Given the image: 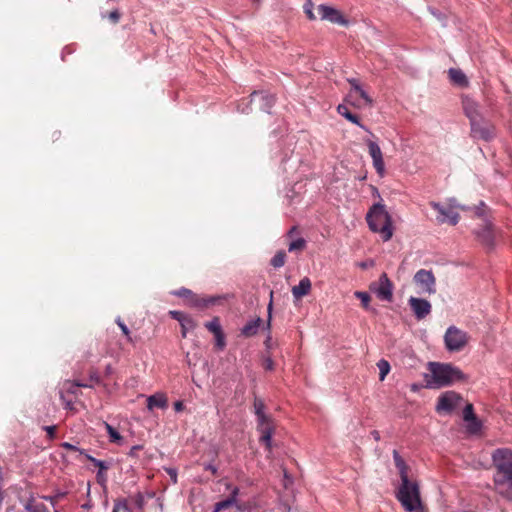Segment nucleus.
Segmentation results:
<instances>
[{"mask_svg": "<svg viewBox=\"0 0 512 512\" xmlns=\"http://www.w3.org/2000/svg\"><path fill=\"white\" fill-rule=\"evenodd\" d=\"M393 460L401 480L395 497L407 512H416L422 507L420 485L418 481L410 478V468L397 450H393Z\"/></svg>", "mask_w": 512, "mask_h": 512, "instance_id": "1", "label": "nucleus"}, {"mask_svg": "<svg viewBox=\"0 0 512 512\" xmlns=\"http://www.w3.org/2000/svg\"><path fill=\"white\" fill-rule=\"evenodd\" d=\"M491 461L496 492L504 499L512 501V449H495L491 453Z\"/></svg>", "mask_w": 512, "mask_h": 512, "instance_id": "2", "label": "nucleus"}, {"mask_svg": "<svg viewBox=\"0 0 512 512\" xmlns=\"http://www.w3.org/2000/svg\"><path fill=\"white\" fill-rule=\"evenodd\" d=\"M430 373L424 374V386L428 389L449 387L467 380L462 370L451 363L429 362Z\"/></svg>", "mask_w": 512, "mask_h": 512, "instance_id": "3", "label": "nucleus"}, {"mask_svg": "<svg viewBox=\"0 0 512 512\" xmlns=\"http://www.w3.org/2000/svg\"><path fill=\"white\" fill-rule=\"evenodd\" d=\"M366 221L369 229L374 233H379L383 241L386 242L392 238V217L385 209V205L373 204L366 215Z\"/></svg>", "mask_w": 512, "mask_h": 512, "instance_id": "4", "label": "nucleus"}, {"mask_svg": "<svg viewBox=\"0 0 512 512\" xmlns=\"http://www.w3.org/2000/svg\"><path fill=\"white\" fill-rule=\"evenodd\" d=\"M471 136L477 140L491 141L496 136L494 125L484 117L474 120L470 123Z\"/></svg>", "mask_w": 512, "mask_h": 512, "instance_id": "5", "label": "nucleus"}, {"mask_svg": "<svg viewBox=\"0 0 512 512\" xmlns=\"http://www.w3.org/2000/svg\"><path fill=\"white\" fill-rule=\"evenodd\" d=\"M448 351H460L467 344V334L455 326H450L444 335Z\"/></svg>", "mask_w": 512, "mask_h": 512, "instance_id": "6", "label": "nucleus"}, {"mask_svg": "<svg viewBox=\"0 0 512 512\" xmlns=\"http://www.w3.org/2000/svg\"><path fill=\"white\" fill-rule=\"evenodd\" d=\"M369 288L378 299L387 302L393 300V283L386 273H382L378 282L371 283Z\"/></svg>", "mask_w": 512, "mask_h": 512, "instance_id": "7", "label": "nucleus"}, {"mask_svg": "<svg viewBox=\"0 0 512 512\" xmlns=\"http://www.w3.org/2000/svg\"><path fill=\"white\" fill-rule=\"evenodd\" d=\"M347 82L350 84L351 89L349 91L348 97L355 98V102L352 104L357 107L365 106H373L374 101L368 95V93L362 88L359 81L356 78H348Z\"/></svg>", "mask_w": 512, "mask_h": 512, "instance_id": "8", "label": "nucleus"}, {"mask_svg": "<svg viewBox=\"0 0 512 512\" xmlns=\"http://www.w3.org/2000/svg\"><path fill=\"white\" fill-rule=\"evenodd\" d=\"M364 142L367 145L368 153L372 158L373 167L380 177H384L386 169L380 146L371 138L365 139Z\"/></svg>", "mask_w": 512, "mask_h": 512, "instance_id": "9", "label": "nucleus"}, {"mask_svg": "<svg viewBox=\"0 0 512 512\" xmlns=\"http://www.w3.org/2000/svg\"><path fill=\"white\" fill-rule=\"evenodd\" d=\"M317 10L321 20L329 21L341 26H347L349 24V21L344 17V15L332 6L320 4L318 5Z\"/></svg>", "mask_w": 512, "mask_h": 512, "instance_id": "10", "label": "nucleus"}, {"mask_svg": "<svg viewBox=\"0 0 512 512\" xmlns=\"http://www.w3.org/2000/svg\"><path fill=\"white\" fill-rule=\"evenodd\" d=\"M430 206L438 212V216L436 217V221L439 224L449 223L452 226H455L460 219V215L458 212L454 211L451 208H446L441 205L439 202L432 201L430 202Z\"/></svg>", "mask_w": 512, "mask_h": 512, "instance_id": "11", "label": "nucleus"}, {"mask_svg": "<svg viewBox=\"0 0 512 512\" xmlns=\"http://www.w3.org/2000/svg\"><path fill=\"white\" fill-rule=\"evenodd\" d=\"M414 282L422 287V290L428 294L436 292V279L431 270L420 269L414 275Z\"/></svg>", "mask_w": 512, "mask_h": 512, "instance_id": "12", "label": "nucleus"}, {"mask_svg": "<svg viewBox=\"0 0 512 512\" xmlns=\"http://www.w3.org/2000/svg\"><path fill=\"white\" fill-rule=\"evenodd\" d=\"M460 400L461 396L455 391H446L439 396L436 410L438 412L444 411L450 413L456 408V405Z\"/></svg>", "mask_w": 512, "mask_h": 512, "instance_id": "13", "label": "nucleus"}, {"mask_svg": "<svg viewBox=\"0 0 512 512\" xmlns=\"http://www.w3.org/2000/svg\"><path fill=\"white\" fill-rule=\"evenodd\" d=\"M250 103H254L260 110L270 113V109L275 104V97L266 91H253L250 94Z\"/></svg>", "mask_w": 512, "mask_h": 512, "instance_id": "14", "label": "nucleus"}, {"mask_svg": "<svg viewBox=\"0 0 512 512\" xmlns=\"http://www.w3.org/2000/svg\"><path fill=\"white\" fill-rule=\"evenodd\" d=\"M474 234L477 240L484 246L488 248H493L495 245V236L493 231V225L488 220L485 219L483 226L474 231Z\"/></svg>", "mask_w": 512, "mask_h": 512, "instance_id": "15", "label": "nucleus"}, {"mask_svg": "<svg viewBox=\"0 0 512 512\" xmlns=\"http://www.w3.org/2000/svg\"><path fill=\"white\" fill-rule=\"evenodd\" d=\"M408 303L418 320L424 319L431 313V304L426 299L411 296Z\"/></svg>", "mask_w": 512, "mask_h": 512, "instance_id": "16", "label": "nucleus"}, {"mask_svg": "<svg viewBox=\"0 0 512 512\" xmlns=\"http://www.w3.org/2000/svg\"><path fill=\"white\" fill-rule=\"evenodd\" d=\"M222 300L223 298L221 296H201L194 293L187 305L193 308L204 310L219 304Z\"/></svg>", "mask_w": 512, "mask_h": 512, "instance_id": "17", "label": "nucleus"}, {"mask_svg": "<svg viewBox=\"0 0 512 512\" xmlns=\"http://www.w3.org/2000/svg\"><path fill=\"white\" fill-rule=\"evenodd\" d=\"M257 431L260 433L259 441L265 445L268 452H272V436L275 431L273 421L257 424Z\"/></svg>", "mask_w": 512, "mask_h": 512, "instance_id": "18", "label": "nucleus"}, {"mask_svg": "<svg viewBox=\"0 0 512 512\" xmlns=\"http://www.w3.org/2000/svg\"><path fill=\"white\" fill-rule=\"evenodd\" d=\"M92 388L93 384L83 383L80 381H70L67 380L64 382L60 392H65V395L68 397L76 398L79 393V388Z\"/></svg>", "mask_w": 512, "mask_h": 512, "instance_id": "19", "label": "nucleus"}, {"mask_svg": "<svg viewBox=\"0 0 512 512\" xmlns=\"http://www.w3.org/2000/svg\"><path fill=\"white\" fill-rule=\"evenodd\" d=\"M338 113L343 116L345 119L350 121L353 124H356L366 132H368L372 138H375V135L369 130L368 127H366L364 124L361 123L360 118L356 115L350 112L348 107L344 104H339L337 107Z\"/></svg>", "mask_w": 512, "mask_h": 512, "instance_id": "20", "label": "nucleus"}, {"mask_svg": "<svg viewBox=\"0 0 512 512\" xmlns=\"http://www.w3.org/2000/svg\"><path fill=\"white\" fill-rule=\"evenodd\" d=\"M462 103L464 113L468 117L470 123L483 117L479 111L478 103H476L474 100L465 98Z\"/></svg>", "mask_w": 512, "mask_h": 512, "instance_id": "21", "label": "nucleus"}, {"mask_svg": "<svg viewBox=\"0 0 512 512\" xmlns=\"http://www.w3.org/2000/svg\"><path fill=\"white\" fill-rule=\"evenodd\" d=\"M24 510L26 512H49L47 506L41 502H37L36 497L33 493H31L25 504H24Z\"/></svg>", "mask_w": 512, "mask_h": 512, "instance_id": "22", "label": "nucleus"}, {"mask_svg": "<svg viewBox=\"0 0 512 512\" xmlns=\"http://www.w3.org/2000/svg\"><path fill=\"white\" fill-rule=\"evenodd\" d=\"M311 290V281L308 277H304L299 281V284L292 288V295L294 298L299 299L307 294Z\"/></svg>", "mask_w": 512, "mask_h": 512, "instance_id": "23", "label": "nucleus"}, {"mask_svg": "<svg viewBox=\"0 0 512 512\" xmlns=\"http://www.w3.org/2000/svg\"><path fill=\"white\" fill-rule=\"evenodd\" d=\"M147 407L150 410H153L154 408H161L164 409L167 407V398L164 394L156 393L154 395H151L147 399Z\"/></svg>", "mask_w": 512, "mask_h": 512, "instance_id": "24", "label": "nucleus"}, {"mask_svg": "<svg viewBox=\"0 0 512 512\" xmlns=\"http://www.w3.org/2000/svg\"><path fill=\"white\" fill-rule=\"evenodd\" d=\"M448 75H449L450 80L454 84H456L460 87H466L468 85V79H467L466 75L462 72V70L456 69V68H450L448 70Z\"/></svg>", "mask_w": 512, "mask_h": 512, "instance_id": "25", "label": "nucleus"}, {"mask_svg": "<svg viewBox=\"0 0 512 512\" xmlns=\"http://www.w3.org/2000/svg\"><path fill=\"white\" fill-rule=\"evenodd\" d=\"M262 324V319L257 317L254 320L247 322L241 329V334L245 337H252L257 334L260 325Z\"/></svg>", "mask_w": 512, "mask_h": 512, "instance_id": "26", "label": "nucleus"}, {"mask_svg": "<svg viewBox=\"0 0 512 512\" xmlns=\"http://www.w3.org/2000/svg\"><path fill=\"white\" fill-rule=\"evenodd\" d=\"M265 405L261 399L256 398L254 401V410L257 417V424L273 421L272 418L265 414Z\"/></svg>", "mask_w": 512, "mask_h": 512, "instance_id": "27", "label": "nucleus"}, {"mask_svg": "<svg viewBox=\"0 0 512 512\" xmlns=\"http://www.w3.org/2000/svg\"><path fill=\"white\" fill-rule=\"evenodd\" d=\"M104 427L109 436L110 442L117 443V444L121 445L123 442V437L120 435V433L112 425H110L107 422H104Z\"/></svg>", "mask_w": 512, "mask_h": 512, "instance_id": "28", "label": "nucleus"}, {"mask_svg": "<svg viewBox=\"0 0 512 512\" xmlns=\"http://www.w3.org/2000/svg\"><path fill=\"white\" fill-rule=\"evenodd\" d=\"M180 326H181V335L183 338H185L187 336L188 331L194 330L197 327V323L190 315H188V317H186L183 320V322L180 323Z\"/></svg>", "mask_w": 512, "mask_h": 512, "instance_id": "29", "label": "nucleus"}, {"mask_svg": "<svg viewBox=\"0 0 512 512\" xmlns=\"http://www.w3.org/2000/svg\"><path fill=\"white\" fill-rule=\"evenodd\" d=\"M307 242L304 238L299 237L295 240H292L288 246L289 252H300L306 248Z\"/></svg>", "mask_w": 512, "mask_h": 512, "instance_id": "30", "label": "nucleus"}, {"mask_svg": "<svg viewBox=\"0 0 512 512\" xmlns=\"http://www.w3.org/2000/svg\"><path fill=\"white\" fill-rule=\"evenodd\" d=\"M285 261H286V252L284 250H279L276 252V254L271 259L270 264L274 268H281L282 266H284Z\"/></svg>", "mask_w": 512, "mask_h": 512, "instance_id": "31", "label": "nucleus"}, {"mask_svg": "<svg viewBox=\"0 0 512 512\" xmlns=\"http://www.w3.org/2000/svg\"><path fill=\"white\" fill-rule=\"evenodd\" d=\"M116 324L118 325V327L121 329L122 333L125 335L127 341L131 344H135L137 339L136 337H132L131 336V332L129 330V328L127 327V325L121 320L120 317H118L116 319Z\"/></svg>", "mask_w": 512, "mask_h": 512, "instance_id": "32", "label": "nucleus"}, {"mask_svg": "<svg viewBox=\"0 0 512 512\" xmlns=\"http://www.w3.org/2000/svg\"><path fill=\"white\" fill-rule=\"evenodd\" d=\"M377 367L379 369V379L381 381H383L385 379V377L388 375V373L390 372V364L387 360L385 359H380L378 362H377Z\"/></svg>", "mask_w": 512, "mask_h": 512, "instance_id": "33", "label": "nucleus"}, {"mask_svg": "<svg viewBox=\"0 0 512 512\" xmlns=\"http://www.w3.org/2000/svg\"><path fill=\"white\" fill-rule=\"evenodd\" d=\"M204 326L208 331H210L213 334H219V332L223 330L220 324L219 317H214L211 321L206 322Z\"/></svg>", "mask_w": 512, "mask_h": 512, "instance_id": "34", "label": "nucleus"}, {"mask_svg": "<svg viewBox=\"0 0 512 512\" xmlns=\"http://www.w3.org/2000/svg\"><path fill=\"white\" fill-rule=\"evenodd\" d=\"M239 488L237 486L233 487L230 495L227 497L228 500H231V503L237 508L238 511L242 512L246 509L244 504H239L237 501V497L239 495Z\"/></svg>", "mask_w": 512, "mask_h": 512, "instance_id": "35", "label": "nucleus"}, {"mask_svg": "<svg viewBox=\"0 0 512 512\" xmlns=\"http://www.w3.org/2000/svg\"><path fill=\"white\" fill-rule=\"evenodd\" d=\"M354 296L361 301V305L364 309L369 310L371 297L368 292L356 291Z\"/></svg>", "mask_w": 512, "mask_h": 512, "instance_id": "36", "label": "nucleus"}, {"mask_svg": "<svg viewBox=\"0 0 512 512\" xmlns=\"http://www.w3.org/2000/svg\"><path fill=\"white\" fill-rule=\"evenodd\" d=\"M67 495L66 491L57 490L54 495H43L41 498L51 503L55 507L58 500L64 498Z\"/></svg>", "mask_w": 512, "mask_h": 512, "instance_id": "37", "label": "nucleus"}, {"mask_svg": "<svg viewBox=\"0 0 512 512\" xmlns=\"http://www.w3.org/2000/svg\"><path fill=\"white\" fill-rule=\"evenodd\" d=\"M467 423V430L472 433L476 434L480 432L482 428L481 421L477 418V416L474 417V420L465 421Z\"/></svg>", "mask_w": 512, "mask_h": 512, "instance_id": "38", "label": "nucleus"}, {"mask_svg": "<svg viewBox=\"0 0 512 512\" xmlns=\"http://www.w3.org/2000/svg\"><path fill=\"white\" fill-rule=\"evenodd\" d=\"M214 335V338H215V348L218 350V351H223L226 347V337H225V334L222 331L216 334H213Z\"/></svg>", "mask_w": 512, "mask_h": 512, "instance_id": "39", "label": "nucleus"}, {"mask_svg": "<svg viewBox=\"0 0 512 512\" xmlns=\"http://www.w3.org/2000/svg\"><path fill=\"white\" fill-rule=\"evenodd\" d=\"M85 458L89 460L91 463H93L96 467L99 468V470H108L110 468V463L96 459L95 457L91 456L90 454H85Z\"/></svg>", "mask_w": 512, "mask_h": 512, "instance_id": "40", "label": "nucleus"}, {"mask_svg": "<svg viewBox=\"0 0 512 512\" xmlns=\"http://www.w3.org/2000/svg\"><path fill=\"white\" fill-rule=\"evenodd\" d=\"M173 295L175 296H178L180 298H183L185 299L186 301V304L190 301L192 295L194 294V292L188 288H185V287H182L176 291H173L172 292Z\"/></svg>", "mask_w": 512, "mask_h": 512, "instance_id": "41", "label": "nucleus"}, {"mask_svg": "<svg viewBox=\"0 0 512 512\" xmlns=\"http://www.w3.org/2000/svg\"><path fill=\"white\" fill-rule=\"evenodd\" d=\"M303 9H304V12L309 20L313 21L316 19V16L313 12L314 3L312 2V0H306L303 5Z\"/></svg>", "mask_w": 512, "mask_h": 512, "instance_id": "42", "label": "nucleus"}, {"mask_svg": "<svg viewBox=\"0 0 512 512\" xmlns=\"http://www.w3.org/2000/svg\"><path fill=\"white\" fill-rule=\"evenodd\" d=\"M60 399L62 404L66 410H74V399L73 397H68L65 395V392H59Z\"/></svg>", "mask_w": 512, "mask_h": 512, "instance_id": "43", "label": "nucleus"}, {"mask_svg": "<svg viewBox=\"0 0 512 512\" xmlns=\"http://www.w3.org/2000/svg\"><path fill=\"white\" fill-rule=\"evenodd\" d=\"M488 210V207L483 201H480L478 205L474 207V213L477 217L482 218L484 221L486 218V211Z\"/></svg>", "mask_w": 512, "mask_h": 512, "instance_id": "44", "label": "nucleus"}, {"mask_svg": "<svg viewBox=\"0 0 512 512\" xmlns=\"http://www.w3.org/2000/svg\"><path fill=\"white\" fill-rule=\"evenodd\" d=\"M234 506V504L231 503V500H228L227 498L222 500V501H219L217 502L215 505H214V511L213 512H220V511H223V510H226L230 507Z\"/></svg>", "mask_w": 512, "mask_h": 512, "instance_id": "45", "label": "nucleus"}, {"mask_svg": "<svg viewBox=\"0 0 512 512\" xmlns=\"http://www.w3.org/2000/svg\"><path fill=\"white\" fill-rule=\"evenodd\" d=\"M474 408L472 404H467L463 409V419L464 421L474 420L475 417Z\"/></svg>", "mask_w": 512, "mask_h": 512, "instance_id": "46", "label": "nucleus"}, {"mask_svg": "<svg viewBox=\"0 0 512 512\" xmlns=\"http://www.w3.org/2000/svg\"><path fill=\"white\" fill-rule=\"evenodd\" d=\"M169 315L171 316L172 319L178 321L179 324L182 323L186 317H188V314L178 310L169 311Z\"/></svg>", "mask_w": 512, "mask_h": 512, "instance_id": "47", "label": "nucleus"}, {"mask_svg": "<svg viewBox=\"0 0 512 512\" xmlns=\"http://www.w3.org/2000/svg\"><path fill=\"white\" fill-rule=\"evenodd\" d=\"M272 309H273V291L270 292V301H269V304L267 307L268 319H267V323H266V327H265L267 330L271 329Z\"/></svg>", "mask_w": 512, "mask_h": 512, "instance_id": "48", "label": "nucleus"}, {"mask_svg": "<svg viewBox=\"0 0 512 512\" xmlns=\"http://www.w3.org/2000/svg\"><path fill=\"white\" fill-rule=\"evenodd\" d=\"M103 17H107L113 24H117L120 21L121 13L118 9H115L109 12L107 15H103Z\"/></svg>", "mask_w": 512, "mask_h": 512, "instance_id": "49", "label": "nucleus"}, {"mask_svg": "<svg viewBox=\"0 0 512 512\" xmlns=\"http://www.w3.org/2000/svg\"><path fill=\"white\" fill-rule=\"evenodd\" d=\"M106 470H98L96 474V480L99 485H101L104 489H106L107 483V475L105 473Z\"/></svg>", "mask_w": 512, "mask_h": 512, "instance_id": "50", "label": "nucleus"}, {"mask_svg": "<svg viewBox=\"0 0 512 512\" xmlns=\"http://www.w3.org/2000/svg\"><path fill=\"white\" fill-rule=\"evenodd\" d=\"M61 447L64 449H67V450L79 452V454L84 455V456H85V454H87L84 449H81V448L77 447L76 445H73L69 442H63L61 444Z\"/></svg>", "mask_w": 512, "mask_h": 512, "instance_id": "51", "label": "nucleus"}, {"mask_svg": "<svg viewBox=\"0 0 512 512\" xmlns=\"http://www.w3.org/2000/svg\"><path fill=\"white\" fill-rule=\"evenodd\" d=\"M89 380L94 384H101V377L96 370H91L89 372Z\"/></svg>", "mask_w": 512, "mask_h": 512, "instance_id": "52", "label": "nucleus"}, {"mask_svg": "<svg viewBox=\"0 0 512 512\" xmlns=\"http://www.w3.org/2000/svg\"><path fill=\"white\" fill-rule=\"evenodd\" d=\"M114 504H119L120 510H123L124 512H131L126 499L115 500Z\"/></svg>", "mask_w": 512, "mask_h": 512, "instance_id": "53", "label": "nucleus"}, {"mask_svg": "<svg viewBox=\"0 0 512 512\" xmlns=\"http://www.w3.org/2000/svg\"><path fill=\"white\" fill-rule=\"evenodd\" d=\"M263 368L268 371H272L274 369V361L272 358L267 357L263 360Z\"/></svg>", "mask_w": 512, "mask_h": 512, "instance_id": "54", "label": "nucleus"}, {"mask_svg": "<svg viewBox=\"0 0 512 512\" xmlns=\"http://www.w3.org/2000/svg\"><path fill=\"white\" fill-rule=\"evenodd\" d=\"M142 445H134L131 447L130 451L128 452V456L130 457H137L138 451L142 450Z\"/></svg>", "mask_w": 512, "mask_h": 512, "instance_id": "55", "label": "nucleus"}, {"mask_svg": "<svg viewBox=\"0 0 512 512\" xmlns=\"http://www.w3.org/2000/svg\"><path fill=\"white\" fill-rule=\"evenodd\" d=\"M204 469L210 471L213 475H217L218 468L213 463H205Z\"/></svg>", "mask_w": 512, "mask_h": 512, "instance_id": "56", "label": "nucleus"}, {"mask_svg": "<svg viewBox=\"0 0 512 512\" xmlns=\"http://www.w3.org/2000/svg\"><path fill=\"white\" fill-rule=\"evenodd\" d=\"M167 472L170 475V478H171L172 482L174 484L177 483V471L175 469H173V468H168Z\"/></svg>", "mask_w": 512, "mask_h": 512, "instance_id": "57", "label": "nucleus"}, {"mask_svg": "<svg viewBox=\"0 0 512 512\" xmlns=\"http://www.w3.org/2000/svg\"><path fill=\"white\" fill-rule=\"evenodd\" d=\"M44 429L47 432L49 438L55 437V430H56L55 426H45Z\"/></svg>", "mask_w": 512, "mask_h": 512, "instance_id": "58", "label": "nucleus"}, {"mask_svg": "<svg viewBox=\"0 0 512 512\" xmlns=\"http://www.w3.org/2000/svg\"><path fill=\"white\" fill-rule=\"evenodd\" d=\"M174 409L176 412H181L184 409V404L182 401H176L174 403Z\"/></svg>", "mask_w": 512, "mask_h": 512, "instance_id": "59", "label": "nucleus"}, {"mask_svg": "<svg viewBox=\"0 0 512 512\" xmlns=\"http://www.w3.org/2000/svg\"><path fill=\"white\" fill-rule=\"evenodd\" d=\"M371 436L375 441H380V433L378 430L371 431Z\"/></svg>", "mask_w": 512, "mask_h": 512, "instance_id": "60", "label": "nucleus"}, {"mask_svg": "<svg viewBox=\"0 0 512 512\" xmlns=\"http://www.w3.org/2000/svg\"><path fill=\"white\" fill-rule=\"evenodd\" d=\"M297 232V227L296 226H293L289 229V231L287 232V237L289 238H292L293 235Z\"/></svg>", "mask_w": 512, "mask_h": 512, "instance_id": "61", "label": "nucleus"}, {"mask_svg": "<svg viewBox=\"0 0 512 512\" xmlns=\"http://www.w3.org/2000/svg\"><path fill=\"white\" fill-rule=\"evenodd\" d=\"M113 373V368L111 364L106 365L105 367V376H110Z\"/></svg>", "mask_w": 512, "mask_h": 512, "instance_id": "62", "label": "nucleus"}, {"mask_svg": "<svg viewBox=\"0 0 512 512\" xmlns=\"http://www.w3.org/2000/svg\"><path fill=\"white\" fill-rule=\"evenodd\" d=\"M421 387H425L424 385H419V384H412L411 385V390L414 391V392H417Z\"/></svg>", "mask_w": 512, "mask_h": 512, "instance_id": "63", "label": "nucleus"}, {"mask_svg": "<svg viewBox=\"0 0 512 512\" xmlns=\"http://www.w3.org/2000/svg\"><path fill=\"white\" fill-rule=\"evenodd\" d=\"M119 511H120V505L119 504H114L112 512H119Z\"/></svg>", "mask_w": 512, "mask_h": 512, "instance_id": "64", "label": "nucleus"}]
</instances>
